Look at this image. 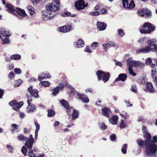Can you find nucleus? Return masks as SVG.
I'll return each mask as SVG.
<instances>
[{
  "label": "nucleus",
  "instance_id": "nucleus-27",
  "mask_svg": "<svg viewBox=\"0 0 157 157\" xmlns=\"http://www.w3.org/2000/svg\"><path fill=\"white\" fill-rule=\"evenodd\" d=\"M79 116L78 111L76 110H74L73 111L72 114V120H73L77 118Z\"/></svg>",
  "mask_w": 157,
  "mask_h": 157
},
{
  "label": "nucleus",
  "instance_id": "nucleus-54",
  "mask_svg": "<svg viewBox=\"0 0 157 157\" xmlns=\"http://www.w3.org/2000/svg\"><path fill=\"white\" fill-rule=\"evenodd\" d=\"M138 42L140 44H144L146 41V38H141L138 40Z\"/></svg>",
  "mask_w": 157,
  "mask_h": 157
},
{
  "label": "nucleus",
  "instance_id": "nucleus-23",
  "mask_svg": "<svg viewBox=\"0 0 157 157\" xmlns=\"http://www.w3.org/2000/svg\"><path fill=\"white\" fill-rule=\"evenodd\" d=\"M27 8L30 15L34 17L35 16L34 8L31 6H28L27 7Z\"/></svg>",
  "mask_w": 157,
  "mask_h": 157
},
{
  "label": "nucleus",
  "instance_id": "nucleus-36",
  "mask_svg": "<svg viewBox=\"0 0 157 157\" xmlns=\"http://www.w3.org/2000/svg\"><path fill=\"white\" fill-rule=\"evenodd\" d=\"M55 115V112L52 110L49 109L48 111V116L49 117H54Z\"/></svg>",
  "mask_w": 157,
  "mask_h": 157
},
{
  "label": "nucleus",
  "instance_id": "nucleus-45",
  "mask_svg": "<svg viewBox=\"0 0 157 157\" xmlns=\"http://www.w3.org/2000/svg\"><path fill=\"white\" fill-rule=\"evenodd\" d=\"M131 90L135 93H137L138 92L136 87L135 85L132 86Z\"/></svg>",
  "mask_w": 157,
  "mask_h": 157
},
{
  "label": "nucleus",
  "instance_id": "nucleus-38",
  "mask_svg": "<svg viewBox=\"0 0 157 157\" xmlns=\"http://www.w3.org/2000/svg\"><path fill=\"white\" fill-rule=\"evenodd\" d=\"M127 144H124L121 148V152L123 154H126L127 153Z\"/></svg>",
  "mask_w": 157,
  "mask_h": 157
},
{
  "label": "nucleus",
  "instance_id": "nucleus-46",
  "mask_svg": "<svg viewBox=\"0 0 157 157\" xmlns=\"http://www.w3.org/2000/svg\"><path fill=\"white\" fill-rule=\"evenodd\" d=\"M21 79L17 80L14 82V86H18L21 84Z\"/></svg>",
  "mask_w": 157,
  "mask_h": 157
},
{
  "label": "nucleus",
  "instance_id": "nucleus-10",
  "mask_svg": "<svg viewBox=\"0 0 157 157\" xmlns=\"http://www.w3.org/2000/svg\"><path fill=\"white\" fill-rule=\"evenodd\" d=\"M75 94L78 96V98L82 100L84 102L87 103L89 101V99L86 95L80 94L77 92H75Z\"/></svg>",
  "mask_w": 157,
  "mask_h": 157
},
{
  "label": "nucleus",
  "instance_id": "nucleus-58",
  "mask_svg": "<svg viewBox=\"0 0 157 157\" xmlns=\"http://www.w3.org/2000/svg\"><path fill=\"white\" fill-rule=\"evenodd\" d=\"M110 138L111 141H113L116 139V135L114 134H112L110 136Z\"/></svg>",
  "mask_w": 157,
  "mask_h": 157
},
{
  "label": "nucleus",
  "instance_id": "nucleus-24",
  "mask_svg": "<svg viewBox=\"0 0 157 157\" xmlns=\"http://www.w3.org/2000/svg\"><path fill=\"white\" fill-rule=\"evenodd\" d=\"M118 119V117L117 116H113L109 119V121L112 124L115 125L117 123Z\"/></svg>",
  "mask_w": 157,
  "mask_h": 157
},
{
  "label": "nucleus",
  "instance_id": "nucleus-22",
  "mask_svg": "<svg viewBox=\"0 0 157 157\" xmlns=\"http://www.w3.org/2000/svg\"><path fill=\"white\" fill-rule=\"evenodd\" d=\"M127 78V75L125 74H121L119 76L118 78L116 79L115 81L116 82L119 80H121L123 81H125Z\"/></svg>",
  "mask_w": 157,
  "mask_h": 157
},
{
  "label": "nucleus",
  "instance_id": "nucleus-15",
  "mask_svg": "<svg viewBox=\"0 0 157 157\" xmlns=\"http://www.w3.org/2000/svg\"><path fill=\"white\" fill-rule=\"evenodd\" d=\"M28 105L27 107V112L28 113H33L36 111V107L32 104H30L29 101H28Z\"/></svg>",
  "mask_w": 157,
  "mask_h": 157
},
{
  "label": "nucleus",
  "instance_id": "nucleus-16",
  "mask_svg": "<svg viewBox=\"0 0 157 157\" xmlns=\"http://www.w3.org/2000/svg\"><path fill=\"white\" fill-rule=\"evenodd\" d=\"M98 29L100 31L105 30L107 27V24L103 22L98 21L97 23Z\"/></svg>",
  "mask_w": 157,
  "mask_h": 157
},
{
  "label": "nucleus",
  "instance_id": "nucleus-55",
  "mask_svg": "<svg viewBox=\"0 0 157 157\" xmlns=\"http://www.w3.org/2000/svg\"><path fill=\"white\" fill-rule=\"evenodd\" d=\"M15 72L17 74H20L21 73V70L20 68H16L14 69Z\"/></svg>",
  "mask_w": 157,
  "mask_h": 157
},
{
  "label": "nucleus",
  "instance_id": "nucleus-41",
  "mask_svg": "<svg viewBox=\"0 0 157 157\" xmlns=\"http://www.w3.org/2000/svg\"><path fill=\"white\" fill-rule=\"evenodd\" d=\"M40 83L44 87L48 86L50 84V83L48 81H41L40 82Z\"/></svg>",
  "mask_w": 157,
  "mask_h": 157
},
{
  "label": "nucleus",
  "instance_id": "nucleus-25",
  "mask_svg": "<svg viewBox=\"0 0 157 157\" xmlns=\"http://www.w3.org/2000/svg\"><path fill=\"white\" fill-rule=\"evenodd\" d=\"M152 71V75H151L154 78V82L155 84V87L156 89H157V78L156 77H155V73L156 70L155 69H152L151 70Z\"/></svg>",
  "mask_w": 157,
  "mask_h": 157
},
{
  "label": "nucleus",
  "instance_id": "nucleus-30",
  "mask_svg": "<svg viewBox=\"0 0 157 157\" xmlns=\"http://www.w3.org/2000/svg\"><path fill=\"white\" fill-rule=\"evenodd\" d=\"M143 48L144 51V53H148L152 50V48H150L148 46H146Z\"/></svg>",
  "mask_w": 157,
  "mask_h": 157
},
{
  "label": "nucleus",
  "instance_id": "nucleus-56",
  "mask_svg": "<svg viewBox=\"0 0 157 157\" xmlns=\"http://www.w3.org/2000/svg\"><path fill=\"white\" fill-rule=\"evenodd\" d=\"M146 63L147 64L149 65L152 62V60L151 58H148L145 61Z\"/></svg>",
  "mask_w": 157,
  "mask_h": 157
},
{
  "label": "nucleus",
  "instance_id": "nucleus-32",
  "mask_svg": "<svg viewBox=\"0 0 157 157\" xmlns=\"http://www.w3.org/2000/svg\"><path fill=\"white\" fill-rule=\"evenodd\" d=\"M60 102L62 105L65 108H68L69 106L68 103V102L64 100H62L60 101Z\"/></svg>",
  "mask_w": 157,
  "mask_h": 157
},
{
  "label": "nucleus",
  "instance_id": "nucleus-4",
  "mask_svg": "<svg viewBox=\"0 0 157 157\" xmlns=\"http://www.w3.org/2000/svg\"><path fill=\"white\" fill-rule=\"evenodd\" d=\"M96 74L98 80H103L104 82H107L110 77V74L109 72H105L101 70L98 71L96 73Z\"/></svg>",
  "mask_w": 157,
  "mask_h": 157
},
{
  "label": "nucleus",
  "instance_id": "nucleus-37",
  "mask_svg": "<svg viewBox=\"0 0 157 157\" xmlns=\"http://www.w3.org/2000/svg\"><path fill=\"white\" fill-rule=\"evenodd\" d=\"M61 88L60 86H57L53 89V92L52 94L54 96H56L59 92V89Z\"/></svg>",
  "mask_w": 157,
  "mask_h": 157
},
{
  "label": "nucleus",
  "instance_id": "nucleus-63",
  "mask_svg": "<svg viewBox=\"0 0 157 157\" xmlns=\"http://www.w3.org/2000/svg\"><path fill=\"white\" fill-rule=\"evenodd\" d=\"M7 147L10 152H12L13 151V148L10 145H7Z\"/></svg>",
  "mask_w": 157,
  "mask_h": 157
},
{
  "label": "nucleus",
  "instance_id": "nucleus-53",
  "mask_svg": "<svg viewBox=\"0 0 157 157\" xmlns=\"http://www.w3.org/2000/svg\"><path fill=\"white\" fill-rule=\"evenodd\" d=\"M98 46V44L97 42H94L92 43L90 45L91 48L97 47Z\"/></svg>",
  "mask_w": 157,
  "mask_h": 157
},
{
  "label": "nucleus",
  "instance_id": "nucleus-29",
  "mask_svg": "<svg viewBox=\"0 0 157 157\" xmlns=\"http://www.w3.org/2000/svg\"><path fill=\"white\" fill-rule=\"evenodd\" d=\"M62 16L63 17L70 16L72 17H75L76 16V14H73L71 15V13L69 12H65L62 14Z\"/></svg>",
  "mask_w": 157,
  "mask_h": 157
},
{
  "label": "nucleus",
  "instance_id": "nucleus-12",
  "mask_svg": "<svg viewBox=\"0 0 157 157\" xmlns=\"http://www.w3.org/2000/svg\"><path fill=\"white\" fill-rule=\"evenodd\" d=\"M72 29V27L70 25L64 26L58 29V31L60 32L63 33L68 32L71 31Z\"/></svg>",
  "mask_w": 157,
  "mask_h": 157
},
{
  "label": "nucleus",
  "instance_id": "nucleus-2",
  "mask_svg": "<svg viewBox=\"0 0 157 157\" xmlns=\"http://www.w3.org/2000/svg\"><path fill=\"white\" fill-rule=\"evenodd\" d=\"M53 1V3L48 4L46 7V10L42 12V17L44 21L52 18L55 15V12L59 10L60 3L59 0Z\"/></svg>",
  "mask_w": 157,
  "mask_h": 157
},
{
  "label": "nucleus",
  "instance_id": "nucleus-57",
  "mask_svg": "<svg viewBox=\"0 0 157 157\" xmlns=\"http://www.w3.org/2000/svg\"><path fill=\"white\" fill-rule=\"evenodd\" d=\"M14 74L13 72H11L8 75L9 78L10 79H12L14 77Z\"/></svg>",
  "mask_w": 157,
  "mask_h": 157
},
{
  "label": "nucleus",
  "instance_id": "nucleus-49",
  "mask_svg": "<svg viewBox=\"0 0 157 157\" xmlns=\"http://www.w3.org/2000/svg\"><path fill=\"white\" fill-rule=\"evenodd\" d=\"M35 124L36 127V129L35 132H38L40 128V126L37 122H35Z\"/></svg>",
  "mask_w": 157,
  "mask_h": 157
},
{
  "label": "nucleus",
  "instance_id": "nucleus-31",
  "mask_svg": "<svg viewBox=\"0 0 157 157\" xmlns=\"http://www.w3.org/2000/svg\"><path fill=\"white\" fill-rule=\"evenodd\" d=\"M17 137L19 141H25L27 139V137L22 134H18Z\"/></svg>",
  "mask_w": 157,
  "mask_h": 157
},
{
  "label": "nucleus",
  "instance_id": "nucleus-6",
  "mask_svg": "<svg viewBox=\"0 0 157 157\" xmlns=\"http://www.w3.org/2000/svg\"><path fill=\"white\" fill-rule=\"evenodd\" d=\"M88 3L86 2L84 0H79L75 4V7L78 10H83L88 6Z\"/></svg>",
  "mask_w": 157,
  "mask_h": 157
},
{
  "label": "nucleus",
  "instance_id": "nucleus-39",
  "mask_svg": "<svg viewBox=\"0 0 157 157\" xmlns=\"http://www.w3.org/2000/svg\"><path fill=\"white\" fill-rule=\"evenodd\" d=\"M29 149V151L28 153V155L30 157H35L36 156L34 154L32 148H28Z\"/></svg>",
  "mask_w": 157,
  "mask_h": 157
},
{
  "label": "nucleus",
  "instance_id": "nucleus-21",
  "mask_svg": "<svg viewBox=\"0 0 157 157\" xmlns=\"http://www.w3.org/2000/svg\"><path fill=\"white\" fill-rule=\"evenodd\" d=\"M146 90L150 93L154 92V88L153 87L152 84L151 82L146 83Z\"/></svg>",
  "mask_w": 157,
  "mask_h": 157
},
{
  "label": "nucleus",
  "instance_id": "nucleus-7",
  "mask_svg": "<svg viewBox=\"0 0 157 157\" xmlns=\"http://www.w3.org/2000/svg\"><path fill=\"white\" fill-rule=\"evenodd\" d=\"M123 7L126 9H131L133 8L135 6L133 1L132 0H122Z\"/></svg>",
  "mask_w": 157,
  "mask_h": 157
},
{
  "label": "nucleus",
  "instance_id": "nucleus-1",
  "mask_svg": "<svg viewBox=\"0 0 157 157\" xmlns=\"http://www.w3.org/2000/svg\"><path fill=\"white\" fill-rule=\"evenodd\" d=\"M151 138L150 134L147 133L146 140L143 141L141 139L137 141V144L140 146H143L145 147L144 156L145 157H151L156 155L155 153L157 151V145L156 144L157 142V136H154L153 140H152Z\"/></svg>",
  "mask_w": 157,
  "mask_h": 157
},
{
  "label": "nucleus",
  "instance_id": "nucleus-51",
  "mask_svg": "<svg viewBox=\"0 0 157 157\" xmlns=\"http://www.w3.org/2000/svg\"><path fill=\"white\" fill-rule=\"evenodd\" d=\"M136 53L137 54H140L141 53H144V51L143 48H140L136 50Z\"/></svg>",
  "mask_w": 157,
  "mask_h": 157
},
{
  "label": "nucleus",
  "instance_id": "nucleus-48",
  "mask_svg": "<svg viewBox=\"0 0 157 157\" xmlns=\"http://www.w3.org/2000/svg\"><path fill=\"white\" fill-rule=\"evenodd\" d=\"M142 130L144 132V134L145 135L146 137V135L147 133H150L148 132H147V128L145 126H143L142 128Z\"/></svg>",
  "mask_w": 157,
  "mask_h": 157
},
{
  "label": "nucleus",
  "instance_id": "nucleus-62",
  "mask_svg": "<svg viewBox=\"0 0 157 157\" xmlns=\"http://www.w3.org/2000/svg\"><path fill=\"white\" fill-rule=\"evenodd\" d=\"M14 68L13 65V64H10L7 66V69L9 70H13Z\"/></svg>",
  "mask_w": 157,
  "mask_h": 157
},
{
  "label": "nucleus",
  "instance_id": "nucleus-3",
  "mask_svg": "<svg viewBox=\"0 0 157 157\" xmlns=\"http://www.w3.org/2000/svg\"><path fill=\"white\" fill-rule=\"evenodd\" d=\"M10 35L9 31L4 29H0V37L2 44H9L10 41L9 37Z\"/></svg>",
  "mask_w": 157,
  "mask_h": 157
},
{
  "label": "nucleus",
  "instance_id": "nucleus-9",
  "mask_svg": "<svg viewBox=\"0 0 157 157\" xmlns=\"http://www.w3.org/2000/svg\"><path fill=\"white\" fill-rule=\"evenodd\" d=\"M137 13L142 17L145 16L146 17L147 16V17L151 18V11L147 9L139 10L137 11Z\"/></svg>",
  "mask_w": 157,
  "mask_h": 157
},
{
  "label": "nucleus",
  "instance_id": "nucleus-50",
  "mask_svg": "<svg viewBox=\"0 0 157 157\" xmlns=\"http://www.w3.org/2000/svg\"><path fill=\"white\" fill-rule=\"evenodd\" d=\"M128 69L129 73L131 75H132L133 76H135L136 75V74L133 71L132 68H128Z\"/></svg>",
  "mask_w": 157,
  "mask_h": 157
},
{
  "label": "nucleus",
  "instance_id": "nucleus-20",
  "mask_svg": "<svg viewBox=\"0 0 157 157\" xmlns=\"http://www.w3.org/2000/svg\"><path fill=\"white\" fill-rule=\"evenodd\" d=\"M136 61L133 60L132 58H130L127 60V64L128 68H132L133 66H135Z\"/></svg>",
  "mask_w": 157,
  "mask_h": 157
},
{
  "label": "nucleus",
  "instance_id": "nucleus-5",
  "mask_svg": "<svg viewBox=\"0 0 157 157\" xmlns=\"http://www.w3.org/2000/svg\"><path fill=\"white\" fill-rule=\"evenodd\" d=\"M143 29L140 30L142 33H149L155 29V28L152 25L148 22L145 23L143 26Z\"/></svg>",
  "mask_w": 157,
  "mask_h": 157
},
{
  "label": "nucleus",
  "instance_id": "nucleus-28",
  "mask_svg": "<svg viewBox=\"0 0 157 157\" xmlns=\"http://www.w3.org/2000/svg\"><path fill=\"white\" fill-rule=\"evenodd\" d=\"M10 58L12 60H19L21 58V56L17 54H15L10 56Z\"/></svg>",
  "mask_w": 157,
  "mask_h": 157
},
{
  "label": "nucleus",
  "instance_id": "nucleus-47",
  "mask_svg": "<svg viewBox=\"0 0 157 157\" xmlns=\"http://www.w3.org/2000/svg\"><path fill=\"white\" fill-rule=\"evenodd\" d=\"M99 128L101 129L104 130L106 128L107 126L104 123H102L100 124Z\"/></svg>",
  "mask_w": 157,
  "mask_h": 157
},
{
  "label": "nucleus",
  "instance_id": "nucleus-14",
  "mask_svg": "<svg viewBox=\"0 0 157 157\" xmlns=\"http://www.w3.org/2000/svg\"><path fill=\"white\" fill-rule=\"evenodd\" d=\"M34 143V140L32 135L30 134L29 140H26L25 145L27 148H32Z\"/></svg>",
  "mask_w": 157,
  "mask_h": 157
},
{
  "label": "nucleus",
  "instance_id": "nucleus-43",
  "mask_svg": "<svg viewBox=\"0 0 157 157\" xmlns=\"http://www.w3.org/2000/svg\"><path fill=\"white\" fill-rule=\"evenodd\" d=\"M21 151L25 156L27 155V149L25 146H22L21 149Z\"/></svg>",
  "mask_w": 157,
  "mask_h": 157
},
{
  "label": "nucleus",
  "instance_id": "nucleus-42",
  "mask_svg": "<svg viewBox=\"0 0 157 157\" xmlns=\"http://www.w3.org/2000/svg\"><path fill=\"white\" fill-rule=\"evenodd\" d=\"M147 44L149 47L150 48H153L152 47L155 45L151 41V39L148 40L147 41Z\"/></svg>",
  "mask_w": 157,
  "mask_h": 157
},
{
  "label": "nucleus",
  "instance_id": "nucleus-17",
  "mask_svg": "<svg viewBox=\"0 0 157 157\" xmlns=\"http://www.w3.org/2000/svg\"><path fill=\"white\" fill-rule=\"evenodd\" d=\"M5 6L7 9V10L8 12L12 13L13 14L16 15V14L14 13L15 11V9H14L12 5L9 3H7Z\"/></svg>",
  "mask_w": 157,
  "mask_h": 157
},
{
  "label": "nucleus",
  "instance_id": "nucleus-52",
  "mask_svg": "<svg viewBox=\"0 0 157 157\" xmlns=\"http://www.w3.org/2000/svg\"><path fill=\"white\" fill-rule=\"evenodd\" d=\"M100 14L99 12L98 11L93 12L90 13V14L91 15L97 16Z\"/></svg>",
  "mask_w": 157,
  "mask_h": 157
},
{
  "label": "nucleus",
  "instance_id": "nucleus-61",
  "mask_svg": "<svg viewBox=\"0 0 157 157\" xmlns=\"http://www.w3.org/2000/svg\"><path fill=\"white\" fill-rule=\"evenodd\" d=\"M115 62L116 65L119 66L121 67H122V64L121 62H120L116 60H115Z\"/></svg>",
  "mask_w": 157,
  "mask_h": 157
},
{
  "label": "nucleus",
  "instance_id": "nucleus-13",
  "mask_svg": "<svg viewBox=\"0 0 157 157\" xmlns=\"http://www.w3.org/2000/svg\"><path fill=\"white\" fill-rule=\"evenodd\" d=\"M19 15L18 17L20 19H22L24 17H25L26 14L25 11L19 8H17L15 9V11Z\"/></svg>",
  "mask_w": 157,
  "mask_h": 157
},
{
  "label": "nucleus",
  "instance_id": "nucleus-60",
  "mask_svg": "<svg viewBox=\"0 0 157 157\" xmlns=\"http://www.w3.org/2000/svg\"><path fill=\"white\" fill-rule=\"evenodd\" d=\"M108 47H111L112 46H113L115 47V45L114 44L113 42L112 41H109L108 43Z\"/></svg>",
  "mask_w": 157,
  "mask_h": 157
},
{
  "label": "nucleus",
  "instance_id": "nucleus-64",
  "mask_svg": "<svg viewBox=\"0 0 157 157\" xmlns=\"http://www.w3.org/2000/svg\"><path fill=\"white\" fill-rule=\"evenodd\" d=\"M152 51H157V44H155L153 46V48H152Z\"/></svg>",
  "mask_w": 157,
  "mask_h": 157
},
{
  "label": "nucleus",
  "instance_id": "nucleus-44",
  "mask_svg": "<svg viewBox=\"0 0 157 157\" xmlns=\"http://www.w3.org/2000/svg\"><path fill=\"white\" fill-rule=\"evenodd\" d=\"M67 109V111L68 115H71L72 112L74 110H73V108L69 106L68 108L66 109Z\"/></svg>",
  "mask_w": 157,
  "mask_h": 157
},
{
  "label": "nucleus",
  "instance_id": "nucleus-59",
  "mask_svg": "<svg viewBox=\"0 0 157 157\" xmlns=\"http://www.w3.org/2000/svg\"><path fill=\"white\" fill-rule=\"evenodd\" d=\"M84 51L86 52H88V53H91L92 52V51L91 50V49H90L89 47L88 46H86V48H85Z\"/></svg>",
  "mask_w": 157,
  "mask_h": 157
},
{
  "label": "nucleus",
  "instance_id": "nucleus-34",
  "mask_svg": "<svg viewBox=\"0 0 157 157\" xmlns=\"http://www.w3.org/2000/svg\"><path fill=\"white\" fill-rule=\"evenodd\" d=\"M144 66V64L142 62L138 61H136L135 63V66L139 68L142 67Z\"/></svg>",
  "mask_w": 157,
  "mask_h": 157
},
{
  "label": "nucleus",
  "instance_id": "nucleus-11",
  "mask_svg": "<svg viewBox=\"0 0 157 157\" xmlns=\"http://www.w3.org/2000/svg\"><path fill=\"white\" fill-rule=\"evenodd\" d=\"M28 90L32 97H34L35 98H38L39 97L38 91L36 89H33V86H30L28 88Z\"/></svg>",
  "mask_w": 157,
  "mask_h": 157
},
{
  "label": "nucleus",
  "instance_id": "nucleus-26",
  "mask_svg": "<svg viewBox=\"0 0 157 157\" xmlns=\"http://www.w3.org/2000/svg\"><path fill=\"white\" fill-rule=\"evenodd\" d=\"M84 46V42L82 39H79L76 45V46L77 48H82Z\"/></svg>",
  "mask_w": 157,
  "mask_h": 157
},
{
  "label": "nucleus",
  "instance_id": "nucleus-35",
  "mask_svg": "<svg viewBox=\"0 0 157 157\" xmlns=\"http://www.w3.org/2000/svg\"><path fill=\"white\" fill-rule=\"evenodd\" d=\"M117 31L118 33V35L119 36L122 37L125 35L123 30L121 29H118Z\"/></svg>",
  "mask_w": 157,
  "mask_h": 157
},
{
  "label": "nucleus",
  "instance_id": "nucleus-18",
  "mask_svg": "<svg viewBox=\"0 0 157 157\" xmlns=\"http://www.w3.org/2000/svg\"><path fill=\"white\" fill-rule=\"evenodd\" d=\"M51 76L48 73L43 72L38 77V80L40 81L45 78H49Z\"/></svg>",
  "mask_w": 157,
  "mask_h": 157
},
{
  "label": "nucleus",
  "instance_id": "nucleus-40",
  "mask_svg": "<svg viewBox=\"0 0 157 157\" xmlns=\"http://www.w3.org/2000/svg\"><path fill=\"white\" fill-rule=\"evenodd\" d=\"M11 126L13 128H14L12 130V132L13 133H14L15 132H19V130L16 131V129H18L19 127L17 125L15 124H13Z\"/></svg>",
  "mask_w": 157,
  "mask_h": 157
},
{
  "label": "nucleus",
  "instance_id": "nucleus-8",
  "mask_svg": "<svg viewBox=\"0 0 157 157\" xmlns=\"http://www.w3.org/2000/svg\"><path fill=\"white\" fill-rule=\"evenodd\" d=\"M9 104L13 107V110L17 111L23 105V102L20 101L17 102L16 100H13L10 102Z\"/></svg>",
  "mask_w": 157,
  "mask_h": 157
},
{
  "label": "nucleus",
  "instance_id": "nucleus-33",
  "mask_svg": "<svg viewBox=\"0 0 157 157\" xmlns=\"http://www.w3.org/2000/svg\"><path fill=\"white\" fill-rule=\"evenodd\" d=\"M121 123L120 125V128H124L127 127V125L126 123L124 122V120L121 119Z\"/></svg>",
  "mask_w": 157,
  "mask_h": 157
},
{
  "label": "nucleus",
  "instance_id": "nucleus-19",
  "mask_svg": "<svg viewBox=\"0 0 157 157\" xmlns=\"http://www.w3.org/2000/svg\"><path fill=\"white\" fill-rule=\"evenodd\" d=\"M110 109L108 108H104L102 109V113L103 115L108 118L109 117V114L111 113Z\"/></svg>",
  "mask_w": 157,
  "mask_h": 157
}]
</instances>
